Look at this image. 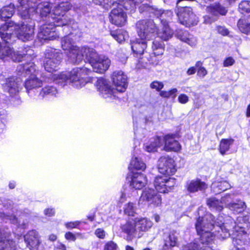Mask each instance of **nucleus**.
I'll use <instances>...</instances> for the list:
<instances>
[{"instance_id":"f257e3e1","label":"nucleus","mask_w":250,"mask_h":250,"mask_svg":"<svg viewBox=\"0 0 250 250\" xmlns=\"http://www.w3.org/2000/svg\"><path fill=\"white\" fill-rule=\"evenodd\" d=\"M33 24L23 23L21 25L13 22L5 23L0 27V36L4 42L0 41V60L3 61L11 59L14 62H21L23 58L32 59L33 50L28 48L26 53L14 51L9 44L17 38L23 42L31 40L34 38Z\"/></svg>"},{"instance_id":"f03ea898","label":"nucleus","mask_w":250,"mask_h":250,"mask_svg":"<svg viewBox=\"0 0 250 250\" xmlns=\"http://www.w3.org/2000/svg\"><path fill=\"white\" fill-rule=\"evenodd\" d=\"M249 216H244L237 217L236 222L230 217H228L226 221L217 225L219 229L224 232L221 234L223 238L232 235V243L237 250H242L244 246L250 242L248 234L244 230V225L249 223Z\"/></svg>"},{"instance_id":"7ed1b4c3","label":"nucleus","mask_w":250,"mask_h":250,"mask_svg":"<svg viewBox=\"0 0 250 250\" xmlns=\"http://www.w3.org/2000/svg\"><path fill=\"white\" fill-rule=\"evenodd\" d=\"M222 217H219L214 220V217L210 213L207 214L204 217H199L195 224L197 233L200 236V241L202 246L207 245L215 238V235L224 238L221 235L224 232L221 230L218 231L217 225L222 224Z\"/></svg>"},{"instance_id":"20e7f679","label":"nucleus","mask_w":250,"mask_h":250,"mask_svg":"<svg viewBox=\"0 0 250 250\" xmlns=\"http://www.w3.org/2000/svg\"><path fill=\"white\" fill-rule=\"evenodd\" d=\"M112 81L115 86V89L112 88L108 82L103 78H100L97 81V89L102 96L105 99L115 98L116 93L117 92H125L127 87V77L121 70H116L113 72L112 75Z\"/></svg>"},{"instance_id":"39448f33","label":"nucleus","mask_w":250,"mask_h":250,"mask_svg":"<svg viewBox=\"0 0 250 250\" xmlns=\"http://www.w3.org/2000/svg\"><path fill=\"white\" fill-rule=\"evenodd\" d=\"M136 26L138 36L141 40L136 39L132 42L131 47L134 53L142 55L146 47V42L145 40H149L154 37L157 28L152 20L139 21Z\"/></svg>"},{"instance_id":"423d86ee","label":"nucleus","mask_w":250,"mask_h":250,"mask_svg":"<svg viewBox=\"0 0 250 250\" xmlns=\"http://www.w3.org/2000/svg\"><path fill=\"white\" fill-rule=\"evenodd\" d=\"M40 0H19L17 6L19 15L23 19L31 18L36 12L42 17H47L50 14L51 6L48 2L38 3Z\"/></svg>"},{"instance_id":"0eeeda50","label":"nucleus","mask_w":250,"mask_h":250,"mask_svg":"<svg viewBox=\"0 0 250 250\" xmlns=\"http://www.w3.org/2000/svg\"><path fill=\"white\" fill-rule=\"evenodd\" d=\"M91 70L86 67H76L69 73H62L59 74L56 82L62 85L64 83H69L76 88H80L87 83L86 76Z\"/></svg>"},{"instance_id":"6e6552de","label":"nucleus","mask_w":250,"mask_h":250,"mask_svg":"<svg viewBox=\"0 0 250 250\" xmlns=\"http://www.w3.org/2000/svg\"><path fill=\"white\" fill-rule=\"evenodd\" d=\"M18 70L21 72V75L25 74L26 76H28L24 83V87L28 94L42 86V81L38 78L39 71L36 70L33 62L21 64L18 67Z\"/></svg>"},{"instance_id":"1a4fd4ad","label":"nucleus","mask_w":250,"mask_h":250,"mask_svg":"<svg viewBox=\"0 0 250 250\" xmlns=\"http://www.w3.org/2000/svg\"><path fill=\"white\" fill-rule=\"evenodd\" d=\"M72 6L68 2H62L55 6L51 16L48 19L52 21L54 24L58 26H65L71 24L72 20L65 15Z\"/></svg>"},{"instance_id":"9d476101","label":"nucleus","mask_w":250,"mask_h":250,"mask_svg":"<svg viewBox=\"0 0 250 250\" xmlns=\"http://www.w3.org/2000/svg\"><path fill=\"white\" fill-rule=\"evenodd\" d=\"M72 34H69L62 38V46L63 50L67 51V55L70 62L79 64L83 61V55L81 54V48L74 45Z\"/></svg>"},{"instance_id":"9b49d317","label":"nucleus","mask_w":250,"mask_h":250,"mask_svg":"<svg viewBox=\"0 0 250 250\" xmlns=\"http://www.w3.org/2000/svg\"><path fill=\"white\" fill-rule=\"evenodd\" d=\"M62 59V54L57 49L50 48L46 50L43 60L44 69L49 72L56 71Z\"/></svg>"},{"instance_id":"f8f14e48","label":"nucleus","mask_w":250,"mask_h":250,"mask_svg":"<svg viewBox=\"0 0 250 250\" xmlns=\"http://www.w3.org/2000/svg\"><path fill=\"white\" fill-rule=\"evenodd\" d=\"M176 14L180 22L188 27L196 25L198 22V18L193 13L190 7H177Z\"/></svg>"},{"instance_id":"ddd939ff","label":"nucleus","mask_w":250,"mask_h":250,"mask_svg":"<svg viewBox=\"0 0 250 250\" xmlns=\"http://www.w3.org/2000/svg\"><path fill=\"white\" fill-rule=\"evenodd\" d=\"M109 3L110 6L107 9L112 8L109 16L110 22L119 26H123L125 23L126 16L124 12L123 8L121 6L119 7L117 2L114 0H112L111 3L109 2Z\"/></svg>"},{"instance_id":"4468645a","label":"nucleus","mask_w":250,"mask_h":250,"mask_svg":"<svg viewBox=\"0 0 250 250\" xmlns=\"http://www.w3.org/2000/svg\"><path fill=\"white\" fill-rule=\"evenodd\" d=\"M176 184L174 178H167L166 176H157L154 182V187L158 191L166 193L172 189Z\"/></svg>"},{"instance_id":"2eb2a0df","label":"nucleus","mask_w":250,"mask_h":250,"mask_svg":"<svg viewBox=\"0 0 250 250\" xmlns=\"http://www.w3.org/2000/svg\"><path fill=\"white\" fill-rule=\"evenodd\" d=\"M158 166L159 172L164 175H173L176 170L174 160L168 156L161 157L159 159Z\"/></svg>"},{"instance_id":"dca6fc26","label":"nucleus","mask_w":250,"mask_h":250,"mask_svg":"<svg viewBox=\"0 0 250 250\" xmlns=\"http://www.w3.org/2000/svg\"><path fill=\"white\" fill-rule=\"evenodd\" d=\"M49 23L46 22L42 25L40 28L38 36L39 38L43 40H53L57 35L55 32V26H58L52 22V21L48 19Z\"/></svg>"},{"instance_id":"f3484780","label":"nucleus","mask_w":250,"mask_h":250,"mask_svg":"<svg viewBox=\"0 0 250 250\" xmlns=\"http://www.w3.org/2000/svg\"><path fill=\"white\" fill-rule=\"evenodd\" d=\"M0 250H17V243L8 229H0Z\"/></svg>"},{"instance_id":"a211bd4d","label":"nucleus","mask_w":250,"mask_h":250,"mask_svg":"<svg viewBox=\"0 0 250 250\" xmlns=\"http://www.w3.org/2000/svg\"><path fill=\"white\" fill-rule=\"evenodd\" d=\"M122 231L126 234V240L128 241H132L135 238H140L143 233L138 232L135 219L127 221L121 227Z\"/></svg>"},{"instance_id":"6ab92c4d","label":"nucleus","mask_w":250,"mask_h":250,"mask_svg":"<svg viewBox=\"0 0 250 250\" xmlns=\"http://www.w3.org/2000/svg\"><path fill=\"white\" fill-rule=\"evenodd\" d=\"M2 84L4 91L13 96L16 95L21 89L22 82L20 78H8Z\"/></svg>"},{"instance_id":"aec40b11","label":"nucleus","mask_w":250,"mask_h":250,"mask_svg":"<svg viewBox=\"0 0 250 250\" xmlns=\"http://www.w3.org/2000/svg\"><path fill=\"white\" fill-rule=\"evenodd\" d=\"M141 200L146 201L148 204L154 206H159L162 203L161 195L151 188L146 189L143 191L140 198Z\"/></svg>"},{"instance_id":"412c9836","label":"nucleus","mask_w":250,"mask_h":250,"mask_svg":"<svg viewBox=\"0 0 250 250\" xmlns=\"http://www.w3.org/2000/svg\"><path fill=\"white\" fill-rule=\"evenodd\" d=\"M178 233L172 230L164 236V246L162 250H170L178 245Z\"/></svg>"},{"instance_id":"4be33fe9","label":"nucleus","mask_w":250,"mask_h":250,"mask_svg":"<svg viewBox=\"0 0 250 250\" xmlns=\"http://www.w3.org/2000/svg\"><path fill=\"white\" fill-rule=\"evenodd\" d=\"M24 240L30 249H37L41 243L38 232L33 230L29 231L24 235Z\"/></svg>"},{"instance_id":"5701e85b","label":"nucleus","mask_w":250,"mask_h":250,"mask_svg":"<svg viewBox=\"0 0 250 250\" xmlns=\"http://www.w3.org/2000/svg\"><path fill=\"white\" fill-rule=\"evenodd\" d=\"M175 136L174 134H167L162 139V142H165L164 148L166 150L178 151L181 149V146L175 139Z\"/></svg>"},{"instance_id":"b1692460","label":"nucleus","mask_w":250,"mask_h":250,"mask_svg":"<svg viewBox=\"0 0 250 250\" xmlns=\"http://www.w3.org/2000/svg\"><path fill=\"white\" fill-rule=\"evenodd\" d=\"M110 64V61L108 58L101 56L91 66L94 71L103 73L108 68Z\"/></svg>"},{"instance_id":"393cba45","label":"nucleus","mask_w":250,"mask_h":250,"mask_svg":"<svg viewBox=\"0 0 250 250\" xmlns=\"http://www.w3.org/2000/svg\"><path fill=\"white\" fill-rule=\"evenodd\" d=\"M175 36L181 41L192 47L195 46L197 42V39L186 30L181 29L176 30Z\"/></svg>"},{"instance_id":"a878e982","label":"nucleus","mask_w":250,"mask_h":250,"mask_svg":"<svg viewBox=\"0 0 250 250\" xmlns=\"http://www.w3.org/2000/svg\"><path fill=\"white\" fill-rule=\"evenodd\" d=\"M146 176L141 173H133L130 182V186L136 189H141L146 184Z\"/></svg>"},{"instance_id":"bb28decb","label":"nucleus","mask_w":250,"mask_h":250,"mask_svg":"<svg viewBox=\"0 0 250 250\" xmlns=\"http://www.w3.org/2000/svg\"><path fill=\"white\" fill-rule=\"evenodd\" d=\"M80 50V53L83 55V57L85 56L91 66L101 56L94 49L91 48L83 47L81 48Z\"/></svg>"},{"instance_id":"cd10ccee","label":"nucleus","mask_w":250,"mask_h":250,"mask_svg":"<svg viewBox=\"0 0 250 250\" xmlns=\"http://www.w3.org/2000/svg\"><path fill=\"white\" fill-rule=\"evenodd\" d=\"M134 219L138 232L141 233L148 231L153 225L152 222L146 217L135 218Z\"/></svg>"},{"instance_id":"c85d7f7f","label":"nucleus","mask_w":250,"mask_h":250,"mask_svg":"<svg viewBox=\"0 0 250 250\" xmlns=\"http://www.w3.org/2000/svg\"><path fill=\"white\" fill-rule=\"evenodd\" d=\"M227 208L234 214L243 212L247 208L245 202L241 200H236L227 204Z\"/></svg>"},{"instance_id":"c756f323","label":"nucleus","mask_w":250,"mask_h":250,"mask_svg":"<svg viewBox=\"0 0 250 250\" xmlns=\"http://www.w3.org/2000/svg\"><path fill=\"white\" fill-rule=\"evenodd\" d=\"M187 190L190 192H195L198 190H204L207 188V185L199 179L192 180L187 183Z\"/></svg>"},{"instance_id":"7c9ffc66","label":"nucleus","mask_w":250,"mask_h":250,"mask_svg":"<svg viewBox=\"0 0 250 250\" xmlns=\"http://www.w3.org/2000/svg\"><path fill=\"white\" fill-rule=\"evenodd\" d=\"M231 185L227 181H216L214 182L211 186L213 192L215 194H218L229 188Z\"/></svg>"},{"instance_id":"2f4dec72","label":"nucleus","mask_w":250,"mask_h":250,"mask_svg":"<svg viewBox=\"0 0 250 250\" xmlns=\"http://www.w3.org/2000/svg\"><path fill=\"white\" fill-rule=\"evenodd\" d=\"M207 11L208 13L215 17H217L219 15H225L227 12V10L224 6L217 3L208 7Z\"/></svg>"},{"instance_id":"473e14b6","label":"nucleus","mask_w":250,"mask_h":250,"mask_svg":"<svg viewBox=\"0 0 250 250\" xmlns=\"http://www.w3.org/2000/svg\"><path fill=\"white\" fill-rule=\"evenodd\" d=\"M162 29L157 32L158 37L164 41H167L172 37L173 32L165 22L162 24Z\"/></svg>"},{"instance_id":"72a5a7b5","label":"nucleus","mask_w":250,"mask_h":250,"mask_svg":"<svg viewBox=\"0 0 250 250\" xmlns=\"http://www.w3.org/2000/svg\"><path fill=\"white\" fill-rule=\"evenodd\" d=\"M58 90L56 87L52 85H47L42 89L39 96L42 98H49L52 96H56Z\"/></svg>"},{"instance_id":"f704fd0d","label":"nucleus","mask_w":250,"mask_h":250,"mask_svg":"<svg viewBox=\"0 0 250 250\" xmlns=\"http://www.w3.org/2000/svg\"><path fill=\"white\" fill-rule=\"evenodd\" d=\"M163 145L162 139L160 137H156L151 141L150 143L145 146V149L149 152L156 151L157 148Z\"/></svg>"},{"instance_id":"c9c22d12","label":"nucleus","mask_w":250,"mask_h":250,"mask_svg":"<svg viewBox=\"0 0 250 250\" xmlns=\"http://www.w3.org/2000/svg\"><path fill=\"white\" fill-rule=\"evenodd\" d=\"M152 50L155 56L161 55L164 52V44L160 39H155L152 42Z\"/></svg>"},{"instance_id":"e433bc0d","label":"nucleus","mask_w":250,"mask_h":250,"mask_svg":"<svg viewBox=\"0 0 250 250\" xmlns=\"http://www.w3.org/2000/svg\"><path fill=\"white\" fill-rule=\"evenodd\" d=\"M15 6L13 4L3 7L0 11V17L2 20L10 18L14 13Z\"/></svg>"},{"instance_id":"4c0bfd02","label":"nucleus","mask_w":250,"mask_h":250,"mask_svg":"<svg viewBox=\"0 0 250 250\" xmlns=\"http://www.w3.org/2000/svg\"><path fill=\"white\" fill-rule=\"evenodd\" d=\"M237 26L240 31L246 34H250V17L247 19H240Z\"/></svg>"},{"instance_id":"58836bf2","label":"nucleus","mask_w":250,"mask_h":250,"mask_svg":"<svg viewBox=\"0 0 250 250\" xmlns=\"http://www.w3.org/2000/svg\"><path fill=\"white\" fill-rule=\"evenodd\" d=\"M146 167L145 164L137 157L133 158L130 162L129 168L130 170H144Z\"/></svg>"},{"instance_id":"ea45409f","label":"nucleus","mask_w":250,"mask_h":250,"mask_svg":"<svg viewBox=\"0 0 250 250\" xmlns=\"http://www.w3.org/2000/svg\"><path fill=\"white\" fill-rule=\"evenodd\" d=\"M207 204L211 209L221 211L223 208L221 202L214 197H211L208 199Z\"/></svg>"},{"instance_id":"a19ab883","label":"nucleus","mask_w":250,"mask_h":250,"mask_svg":"<svg viewBox=\"0 0 250 250\" xmlns=\"http://www.w3.org/2000/svg\"><path fill=\"white\" fill-rule=\"evenodd\" d=\"M233 140L229 139H222L220 143V153L224 155L229 149V146L233 144Z\"/></svg>"},{"instance_id":"79ce46f5","label":"nucleus","mask_w":250,"mask_h":250,"mask_svg":"<svg viewBox=\"0 0 250 250\" xmlns=\"http://www.w3.org/2000/svg\"><path fill=\"white\" fill-rule=\"evenodd\" d=\"M111 35L119 43H121L125 39L126 32L122 30L111 31Z\"/></svg>"},{"instance_id":"37998d69","label":"nucleus","mask_w":250,"mask_h":250,"mask_svg":"<svg viewBox=\"0 0 250 250\" xmlns=\"http://www.w3.org/2000/svg\"><path fill=\"white\" fill-rule=\"evenodd\" d=\"M136 208L132 203H128L124 207V212L128 216H134L136 213Z\"/></svg>"},{"instance_id":"c03bdc74","label":"nucleus","mask_w":250,"mask_h":250,"mask_svg":"<svg viewBox=\"0 0 250 250\" xmlns=\"http://www.w3.org/2000/svg\"><path fill=\"white\" fill-rule=\"evenodd\" d=\"M238 9L241 13L250 12V1L243 0L239 4Z\"/></svg>"},{"instance_id":"a18cd8bd","label":"nucleus","mask_w":250,"mask_h":250,"mask_svg":"<svg viewBox=\"0 0 250 250\" xmlns=\"http://www.w3.org/2000/svg\"><path fill=\"white\" fill-rule=\"evenodd\" d=\"M178 90L177 88H173L169 91H161L160 95L161 97L164 98H172L174 99L176 96V93Z\"/></svg>"},{"instance_id":"49530a36","label":"nucleus","mask_w":250,"mask_h":250,"mask_svg":"<svg viewBox=\"0 0 250 250\" xmlns=\"http://www.w3.org/2000/svg\"><path fill=\"white\" fill-rule=\"evenodd\" d=\"M4 220H5V222H6L7 220H9L10 222L14 224H16L17 223L19 224V226L20 227H21L23 229H25L26 228V224L23 223L22 224H20V222L18 220V219L16 217L15 215H6L4 217Z\"/></svg>"},{"instance_id":"de8ad7c7","label":"nucleus","mask_w":250,"mask_h":250,"mask_svg":"<svg viewBox=\"0 0 250 250\" xmlns=\"http://www.w3.org/2000/svg\"><path fill=\"white\" fill-rule=\"evenodd\" d=\"M173 16V12L171 10L164 11L161 15V24H164L165 22L166 23L168 24L167 21L171 19Z\"/></svg>"},{"instance_id":"09e8293b","label":"nucleus","mask_w":250,"mask_h":250,"mask_svg":"<svg viewBox=\"0 0 250 250\" xmlns=\"http://www.w3.org/2000/svg\"><path fill=\"white\" fill-rule=\"evenodd\" d=\"M117 4L118 5L119 7L121 5L122 8L124 7L125 10H133L136 5V4L132 1L131 0H125L123 4L118 3L117 2Z\"/></svg>"},{"instance_id":"8fccbe9b","label":"nucleus","mask_w":250,"mask_h":250,"mask_svg":"<svg viewBox=\"0 0 250 250\" xmlns=\"http://www.w3.org/2000/svg\"><path fill=\"white\" fill-rule=\"evenodd\" d=\"M6 116L4 114H0V136L4 133L6 130L5 123Z\"/></svg>"},{"instance_id":"3c124183","label":"nucleus","mask_w":250,"mask_h":250,"mask_svg":"<svg viewBox=\"0 0 250 250\" xmlns=\"http://www.w3.org/2000/svg\"><path fill=\"white\" fill-rule=\"evenodd\" d=\"M234 199V194L232 193L227 194L225 195L224 196L222 197L221 198V203L222 204H224L226 205V208H227V204L232 203Z\"/></svg>"},{"instance_id":"603ef678","label":"nucleus","mask_w":250,"mask_h":250,"mask_svg":"<svg viewBox=\"0 0 250 250\" xmlns=\"http://www.w3.org/2000/svg\"><path fill=\"white\" fill-rule=\"evenodd\" d=\"M92 1L95 4L101 5L104 8L107 9L110 6L109 2L111 3L112 0H92Z\"/></svg>"},{"instance_id":"864d4df0","label":"nucleus","mask_w":250,"mask_h":250,"mask_svg":"<svg viewBox=\"0 0 250 250\" xmlns=\"http://www.w3.org/2000/svg\"><path fill=\"white\" fill-rule=\"evenodd\" d=\"M149 12L150 13L154 14L158 18H160V20L161 21V15L163 13L164 10L159 9L156 7H150L148 9Z\"/></svg>"},{"instance_id":"5fc2aeb1","label":"nucleus","mask_w":250,"mask_h":250,"mask_svg":"<svg viewBox=\"0 0 250 250\" xmlns=\"http://www.w3.org/2000/svg\"><path fill=\"white\" fill-rule=\"evenodd\" d=\"M152 89H156L157 91H160L164 87V84L162 82L159 81H153L150 85Z\"/></svg>"},{"instance_id":"6e6d98bb","label":"nucleus","mask_w":250,"mask_h":250,"mask_svg":"<svg viewBox=\"0 0 250 250\" xmlns=\"http://www.w3.org/2000/svg\"><path fill=\"white\" fill-rule=\"evenodd\" d=\"M199 246L195 243H191L182 247L181 250H198Z\"/></svg>"},{"instance_id":"4d7b16f0","label":"nucleus","mask_w":250,"mask_h":250,"mask_svg":"<svg viewBox=\"0 0 250 250\" xmlns=\"http://www.w3.org/2000/svg\"><path fill=\"white\" fill-rule=\"evenodd\" d=\"M118 246L113 241L108 242L104 245V250H117Z\"/></svg>"},{"instance_id":"13d9d810","label":"nucleus","mask_w":250,"mask_h":250,"mask_svg":"<svg viewBox=\"0 0 250 250\" xmlns=\"http://www.w3.org/2000/svg\"><path fill=\"white\" fill-rule=\"evenodd\" d=\"M80 236L81 234L80 233L74 234L71 232H68L65 233V238L68 240L74 241L76 239L77 237H78Z\"/></svg>"},{"instance_id":"bf43d9fd","label":"nucleus","mask_w":250,"mask_h":250,"mask_svg":"<svg viewBox=\"0 0 250 250\" xmlns=\"http://www.w3.org/2000/svg\"><path fill=\"white\" fill-rule=\"evenodd\" d=\"M94 233L97 237L100 239H104L106 236L105 231L103 229L101 228L96 229Z\"/></svg>"},{"instance_id":"052dcab7","label":"nucleus","mask_w":250,"mask_h":250,"mask_svg":"<svg viewBox=\"0 0 250 250\" xmlns=\"http://www.w3.org/2000/svg\"><path fill=\"white\" fill-rule=\"evenodd\" d=\"M188 100V97L185 94H180L178 98V102L182 104H185L187 103Z\"/></svg>"},{"instance_id":"680f3d73","label":"nucleus","mask_w":250,"mask_h":250,"mask_svg":"<svg viewBox=\"0 0 250 250\" xmlns=\"http://www.w3.org/2000/svg\"><path fill=\"white\" fill-rule=\"evenodd\" d=\"M234 59L231 57H229L224 60L223 62L224 66L229 67V66H231L234 64Z\"/></svg>"},{"instance_id":"e2e57ef3","label":"nucleus","mask_w":250,"mask_h":250,"mask_svg":"<svg viewBox=\"0 0 250 250\" xmlns=\"http://www.w3.org/2000/svg\"><path fill=\"white\" fill-rule=\"evenodd\" d=\"M217 30L220 34L223 36L227 35L229 33L228 29L224 26H218Z\"/></svg>"},{"instance_id":"0e129e2a","label":"nucleus","mask_w":250,"mask_h":250,"mask_svg":"<svg viewBox=\"0 0 250 250\" xmlns=\"http://www.w3.org/2000/svg\"><path fill=\"white\" fill-rule=\"evenodd\" d=\"M208 73L207 70L203 67L197 70V75L200 77L204 78Z\"/></svg>"},{"instance_id":"69168bd1","label":"nucleus","mask_w":250,"mask_h":250,"mask_svg":"<svg viewBox=\"0 0 250 250\" xmlns=\"http://www.w3.org/2000/svg\"><path fill=\"white\" fill-rule=\"evenodd\" d=\"M80 222L79 221H75L73 222H69L65 224V226L68 229H73L76 228L79 224Z\"/></svg>"},{"instance_id":"338daca9","label":"nucleus","mask_w":250,"mask_h":250,"mask_svg":"<svg viewBox=\"0 0 250 250\" xmlns=\"http://www.w3.org/2000/svg\"><path fill=\"white\" fill-rule=\"evenodd\" d=\"M44 214L48 216H51L55 213V211L53 208H47L44 210Z\"/></svg>"},{"instance_id":"774afa93","label":"nucleus","mask_w":250,"mask_h":250,"mask_svg":"<svg viewBox=\"0 0 250 250\" xmlns=\"http://www.w3.org/2000/svg\"><path fill=\"white\" fill-rule=\"evenodd\" d=\"M56 250H66L65 246L62 243H58L55 247Z\"/></svg>"}]
</instances>
